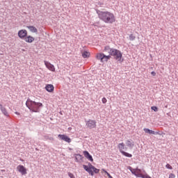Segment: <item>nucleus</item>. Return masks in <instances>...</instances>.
<instances>
[{"label": "nucleus", "instance_id": "37", "mask_svg": "<svg viewBox=\"0 0 178 178\" xmlns=\"http://www.w3.org/2000/svg\"><path fill=\"white\" fill-rule=\"evenodd\" d=\"M20 161H22L23 162V159H20Z\"/></svg>", "mask_w": 178, "mask_h": 178}, {"label": "nucleus", "instance_id": "22", "mask_svg": "<svg viewBox=\"0 0 178 178\" xmlns=\"http://www.w3.org/2000/svg\"><path fill=\"white\" fill-rule=\"evenodd\" d=\"M105 11H101L99 10H96V13L98 15L99 18L101 19L102 17V14L104 13Z\"/></svg>", "mask_w": 178, "mask_h": 178}, {"label": "nucleus", "instance_id": "7", "mask_svg": "<svg viewBox=\"0 0 178 178\" xmlns=\"http://www.w3.org/2000/svg\"><path fill=\"white\" fill-rule=\"evenodd\" d=\"M127 169L129 170H130V172L132 173V175H134V176H136V177H143L141 175V169L138 168H136V169L131 168V166H128L127 167Z\"/></svg>", "mask_w": 178, "mask_h": 178}, {"label": "nucleus", "instance_id": "3", "mask_svg": "<svg viewBox=\"0 0 178 178\" xmlns=\"http://www.w3.org/2000/svg\"><path fill=\"white\" fill-rule=\"evenodd\" d=\"M100 20H102L104 23H108L109 24H112L116 22V17L113 13L109 11H104L102 14Z\"/></svg>", "mask_w": 178, "mask_h": 178}, {"label": "nucleus", "instance_id": "14", "mask_svg": "<svg viewBox=\"0 0 178 178\" xmlns=\"http://www.w3.org/2000/svg\"><path fill=\"white\" fill-rule=\"evenodd\" d=\"M125 144L128 148H130V149H132V148L134 147V141H133L131 139L126 140Z\"/></svg>", "mask_w": 178, "mask_h": 178}, {"label": "nucleus", "instance_id": "33", "mask_svg": "<svg viewBox=\"0 0 178 178\" xmlns=\"http://www.w3.org/2000/svg\"><path fill=\"white\" fill-rule=\"evenodd\" d=\"M151 74H152V76H156V72H155L154 71H152L151 72Z\"/></svg>", "mask_w": 178, "mask_h": 178}, {"label": "nucleus", "instance_id": "26", "mask_svg": "<svg viewBox=\"0 0 178 178\" xmlns=\"http://www.w3.org/2000/svg\"><path fill=\"white\" fill-rule=\"evenodd\" d=\"M88 166L90 169V170H92V169L95 168V166L92 165V164H91V163H88Z\"/></svg>", "mask_w": 178, "mask_h": 178}, {"label": "nucleus", "instance_id": "20", "mask_svg": "<svg viewBox=\"0 0 178 178\" xmlns=\"http://www.w3.org/2000/svg\"><path fill=\"white\" fill-rule=\"evenodd\" d=\"M27 29L31 31V33H38V29L34 26H27Z\"/></svg>", "mask_w": 178, "mask_h": 178}, {"label": "nucleus", "instance_id": "21", "mask_svg": "<svg viewBox=\"0 0 178 178\" xmlns=\"http://www.w3.org/2000/svg\"><path fill=\"white\" fill-rule=\"evenodd\" d=\"M82 57L86 59L87 58H90V52L85 51L82 53Z\"/></svg>", "mask_w": 178, "mask_h": 178}, {"label": "nucleus", "instance_id": "1", "mask_svg": "<svg viewBox=\"0 0 178 178\" xmlns=\"http://www.w3.org/2000/svg\"><path fill=\"white\" fill-rule=\"evenodd\" d=\"M103 52H106L107 54L111 55V56H113V59L119 62V63H123V62H124V58H123V53H122V51H120L119 49L111 48L109 46H106L104 47Z\"/></svg>", "mask_w": 178, "mask_h": 178}, {"label": "nucleus", "instance_id": "16", "mask_svg": "<svg viewBox=\"0 0 178 178\" xmlns=\"http://www.w3.org/2000/svg\"><path fill=\"white\" fill-rule=\"evenodd\" d=\"M0 110L1 111V112H2L3 115H4V116L9 118V113H8V111H6V108L3 107V106L1 104H0Z\"/></svg>", "mask_w": 178, "mask_h": 178}, {"label": "nucleus", "instance_id": "12", "mask_svg": "<svg viewBox=\"0 0 178 178\" xmlns=\"http://www.w3.org/2000/svg\"><path fill=\"white\" fill-rule=\"evenodd\" d=\"M44 65L49 70H51V72H55V66L54 65L51 64V63L48 61H44Z\"/></svg>", "mask_w": 178, "mask_h": 178}, {"label": "nucleus", "instance_id": "4", "mask_svg": "<svg viewBox=\"0 0 178 178\" xmlns=\"http://www.w3.org/2000/svg\"><path fill=\"white\" fill-rule=\"evenodd\" d=\"M118 148L121 154L124 155V156H127V158H131L133 154L126 152L124 151H127V147L124 145V143H119L118 145Z\"/></svg>", "mask_w": 178, "mask_h": 178}, {"label": "nucleus", "instance_id": "34", "mask_svg": "<svg viewBox=\"0 0 178 178\" xmlns=\"http://www.w3.org/2000/svg\"><path fill=\"white\" fill-rule=\"evenodd\" d=\"M15 115H17L18 116L20 115V113H19L17 111L15 112Z\"/></svg>", "mask_w": 178, "mask_h": 178}, {"label": "nucleus", "instance_id": "28", "mask_svg": "<svg viewBox=\"0 0 178 178\" xmlns=\"http://www.w3.org/2000/svg\"><path fill=\"white\" fill-rule=\"evenodd\" d=\"M152 110L154 111V112H158V107L156 106H152Z\"/></svg>", "mask_w": 178, "mask_h": 178}, {"label": "nucleus", "instance_id": "2", "mask_svg": "<svg viewBox=\"0 0 178 178\" xmlns=\"http://www.w3.org/2000/svg\"><path fill=\"white\" fill-rule=\"evenodd\" d=\"M26 106L31 111V112L40 113L41 108L44 106V104L41 102H36L35 101L31 100L28 98L26 102Z\"/></svg>", "mask_w": 178, "mask_h": 178}, {"label": "nucleus", "instance_id": "38", "mask_svg": "<svg viewBox=\"0 0 178 178\" xmlns=\"http://www.w3.org/2000/svg\"><path fill=\"white\" fill-rule=\"evenodd\" d=\"M103 171L106 172V170H103Z\"/></svg>", "mask_w": 178, "mask_h": 178}, {"label": "nucleus", "instance_id": "39", "mask_svg": "<svg viewBox=\"0 0 178 178\" xmlns=\"http://www.w3.org/2000/svg\"><path fill=\"white\" fill-rule=\"evenodd\" d=\"M60 115H62V112H60Z\"/></svg>", "mask_w": 178, "mask_h": 178}, {"label": "nucleus", "instance_id": "13", "mask_svg": "<svg viewBox=\"0 0 178 178\" xmlns=\"http://www.w3.org/2000/svg\"><path fill=\"white\" fill-rule=\"evenodd\" d=\"M83 159H84V156L80 154H75V162L79 163H81L83 162Z\"/></svg>", "mask_w": 178, "mask_h": 178}, {"label": "nucleus", "instance_id": "17", "mask_svg": "<svg viewBox=\"0 0 178 178\" xmlns=\"http://www.w3.org/2000/svg\"><path fill=\"white\" fill-rule=\"evenodd\" d=\"M34 40H35V39L34 38V37H33L31 35H26V37H25V38L24 39L25 42H28L29 44H31V42H33L34 41Z\"/></svg>", "mask_w": 178, "mask_h": 178}, {"label": "nucleus", "instance_id": "9", "mask_svg": "<svg viewBox=\"0 0 178 178\" xmlns=\"http://www.w3.org/2000/svg\"><path fill=\"white\" fill-rule=\"evenodd\" d=\"M58 138H60V140H63V141H65V143H72V139L69 138V136H67V135L58 134Z\"/></svg>", "mask_w": 178, "mask_h": 178}, {"label": "nucleus", "instance_id": "24", "mask_svg": "<svg viewBox=\"0 0 178 178\" xmlns=\"http://www.w3.org/2000/svg\"><path fill=\"white\" fill-rule=\"evenodd\" d=\"M93 171V173H96V174H98V173H99V169H98V168H92V169Z\"/></svg>", "mask_w": 178, "mask_h": 178}, {"label": "nucleus", "instance_id": "29", "mask_svg": "<svg viewBox=\"0 0 178 178\" xmlns=\"http://www.w3.org/2000/svg\"><path fill=\"white\" fill-rule=\"evenodd\" d=\"M102 104H106V102H108V100L105 97H103L102 99Z\"/></svg>", "mask_w": 178, "mask_h": 178}, {"label": "nucleus", "instance_id": "5", "mask_svg": "<svg viewBox=\"0 0 178 178\" xmlns=\"http://www.w3.org/2000/svg\"><path fill=\"white\" fill-rule=\"evenodd\" d=\"M111 56H112V55L111 54L106 56L104 53H99L97 54L96 58L97 59L100 60L102 63H104V62H108L109 59H111Z\"/></svg>", "mask_w": 178, "mask_h": 178}, {"label": "nucleus", "instance_id": "36", "mask_svg": "<svg viewBox=\"0 0 178 178\" xmlns=\"http://www.w3.org/2000/svg\"><path fill=\"white\" fill-rule=\"evenodd\" d=\"M50 140H54V138H50Z\"/></svg>", "mask_w": 178, "mask_h": 178}, {"label": "nucleus", "instance_id": "32", "mask_svg": "<svg viewBox=\"0 0 178 178\" xmlns=\"http://www.w3.org/2000/svg\"><path fill=\"white\" fill-rule=\"evenodd\" d=\"M105 173L107 175L108 177H109V178H113V177L111 176V174H109V172H108L107 171H105Z\"/></svg>", "mask_w": 178, "mask_h": 178}, {"label": "nucleus", "instance_id": "27", "mask_svg": "<svg viewBox=\"0 0 178 178\" xmlns=\"http://www.w3.org/2000/svg\"><path fill=\"white\" fill-rule=\"evenodd\" d=\"M141 176H142V177H141V178H152V177H150L149 175H145L141 174Z\"/></svg>", "mask_w": 178, "mask_h": 178}, {"label": "nucleus", "instance_id": "30", "mask_svg": "<svg viewBox=\"0 0 178 178\" xmlns=\"http://www.w3.org/2000/svg\"><path fill=\"white\" fill-rule=\"evenodd\" d=\"M68 176H69V177H70V178H76V177H74V175H73V173H72V172H68Z\"/></svg>", "mask_w": 178, "mask_h": 178}, {"label": "nucleus", "instance_id": "25", "mask_svg": "<svg viewBox=\"0 0 178 178\" xmlns=\"http://www.w3.org/2000/svg\"><path fill=\"white\" fill-rule=\"evenodd\" d=\"M165 168H166V169H169L170 170H172L173 169V167H172V165H170V164H169V163H167L165 165Z\"/></svg>", "mask_w": 178, "mask_h": 178}, {"label": "nucleus", "instance_id": "6", "mask_svg": "<svg viewBox=\"0 0 178 178\" xmlns=\"http://www.w3.org/2000/svg\"><path fill=\"white\" fill-rule=\"evenodd\" d=\"M86 126L88 129H92L97 127V121L95 120H86Z\"/></svg>", "mask_w": 178, "mask_h": 178}, {"label": "nucleus", "instance_id": "8", "mask_svg": "<svg viewBox=\"0 0 178 178\" xmlns=\"http://www.w3.org/2000/svg\"><path fill=\"white\" fill-rule=\"evenodd\" d=\"M18 37L21 40H24L27 37V31L26 29H22L18 31Z\"/></svg>", "mask_w": 178, "mask_h": 178}, {"label": "nucleus", "instance_id": "15", "mask_svg": "<svg viewBox=\"0 0 178 178\" xmlns=\"http://www.w3.org/2000/svg\"><path fill=\"white\" fill-rule=\"evenodd\" d=\"M143 131H145V133H147V134H153L154 136H156V135L159 134V132L152 131V130H151L148 128H144Z\"/></svg>", "mask_w": 178, "mask_h": 178}, {"label": "nucleus", "instance_id": "23", "mask_svg": "<svg viewBox=\"0 0 178 178\" xmlns=\"http://www.w3.org/2000/svg\"><path fill=\"white\" fill-rule=\"evenodd\" d=\"M129 41H134L136 40V36L134 34H130L129 36Z\"/></svg>", "mask_w": 178, "mask_h": 178}, {"label": "nucleus", "instance_id": "35", "mask_svg": "<svg viewBox=\"0 0 178 178\" xmlns=\"http://www.w3.org/2000/svg\"><path fill=\"white\" fill-rule=\"evenodd\" d=\"M99 5H104V3H99Z\"/></svg>", "mask_w": 178, "mask_h": 178}, {"label": "nucleus", "instance_id": "10", "mask_svg": "<svg viewBox=\"0 0 178 178\" xmlns=\"http://www.w3.org/2000/svg\"><path fill=\"white\" fill-rule=\"evenodd\" d=\"M17 169L18 172L22 175V176L27 175V169L24 167V165H19L17 166Z\"/></svg>", "mask_w": 178, "mask_h": 178}, {"label": "nucleus", "instance_id": "19", "mask_svg": "<svg viewBox=\"0 0 178 178\" xmlns=\"http://www.w3.org/2000/svg\"><path fill=\"white\" fill-rule=\"evenodd\" d=\"M83 168L84 170H86V172H88V173H89V175H90V176H94V172H92V170H90L88 168V165L83 164Z\"/></svg>", "mask_w": 178, "mask_h": 178}, {"label": "nucleus", "instance_id": "31", "mask_svg": "<svg viewBox=\"0 0 178 178\" xmlns=\"http://www.w3.org/2000/svg\"><path fill=\"white\" fill-rule=\"evenodd\" d=\"M175 177H176V175H175V174L170 173V174L169 175V178H175Z\"/></svg>", "mask_w": 178, "mask_h": 178}, {"label": "nucleus", "instance_id": "11", "mask_svg": "<svg viewBox=\"0 0 178 178\" xmlns=\"http://www.w3.org/2000/svg\"><path fill=\"white\" fill-rule=\"evenodd\" d=\"M83 155L85 158H86V159L89 160L90 162H94V159L88 151H83Z\"/></svg>", "mask_w": 178, "mask_h": 178}, {"label": "nucleus", "instance_id": "18", "mask_svg": "<svg viewBox=\"0 0 178 178\" xmlns=\"http://www.w3.org/2000/svg\"><path fill=\"white\" fill-rule=\"evenodd\" d=\"M54 85L52 84H47L45 86V90L46 91H47V92H54Z\"/></svg>", "mask_w": 178, "mask_h": 178}]
</instances>
